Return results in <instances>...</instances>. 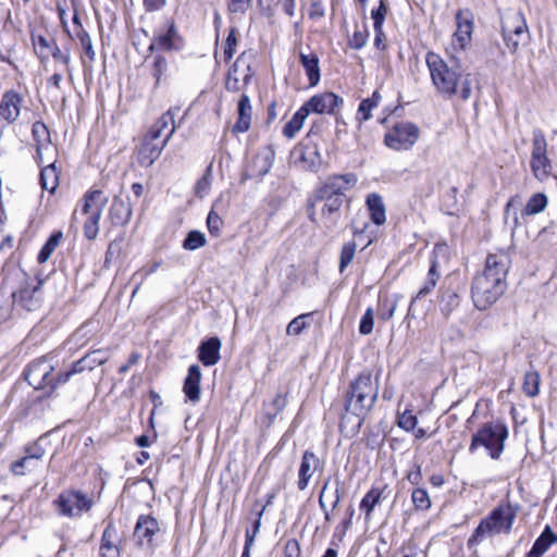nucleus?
Instances as JSON below:
<instances>
[{
	"mask_svg": "<svg viewBox=\"0 0 557 557\" xmlns=\"http://www.w3.org/2000/svg\"><path fill=\"white\" fill-rule=\"evenodd\" d=\"M510 263V258L505 251L490 253L486 257L483 271L472 280L471 297L475 308L486 310L504 295Z\"/></svg>",
	"mask_w": 557,
	"mask_h": 557,
	"instance_id": "1",
	"label": "nucleus"
},
{
	"mask_svg": "<svg viewBox=\"0 0 557 557\" xmlns=\"http://www.w3.org/2000/svg\"><path fill=\"white\" fill-rule=\"evenodd\" d=\"M425 62L432 84L440 96L448 99L459 96L462 100L470 98L472 92L471 74L463 73L458 63L448 64L434 52L426 53Z\"/></svg>",
	"mask_w": 557,
	"mask_h": 557,
	"instance_id": "2",
	"label": "nucleus"
},
{
	"mask_svg": "<svg viewBox=\"0 0 557 557\" xmlns=\"http://www.w3.org/2000/svg\"><path fill=\"white\" fill-rule=\"evenodd\" d=\"M379 380L370 372L360 373L349 385L345 397V409L358 418L357 426L360 428L363 418L374 406L379 395Z\"/></svg>",
	"mask_w": 557,
	"mask_h": 557,
	"instance_id": "3",
	"label": "nucleus"
},
{
	"mask_svg": "<svg viewBox=\"0 0 557 557\" xmlns=\"http://www.w3.org/2000/svg\"><path fill=\"white\" fill-rule=\"evenodd\" d=\"M517 516L516 509L510 504L499 505L493 509L487 517L481 520L471 537L468 540V546L479 544L487 536L496 534H508Z\"/></svg>",
	"mask_w": 557,
	"mask_h": 557,
	"instance_id": "4",
	"label": "nucleus"
},
{
	"mask_svg": "<svg viewBox=\"0 0 557 557\" xmlns=\"http://www.w3.org/2000/svg\"><path fill=\"white\" fill-rule=\"evenodd\" d=\"M507 437L508 429L503 422H487L473 434L469 451L473 454L482 446L492 459H498L504 451Z\"/></svg>",
	"mask_w": 557,
	"mask_h": 557,
	"instance_id": "5",
	"label": "nucleus"
},
{
	"mask_svg": "<svg viewBox=\"0 0 557 557\" xmlns=\"http://www.w3.org/2000/svg\"><path fill=\"white\" fill-rule=\"evenodd\" d=\"M82 212L88 218L84 223V235L87 239L94 240L99 233V222L108 199L101 190H92L84 196Z\"/></svg>",
	"mask_w": 557,
	"mask_h": 557,
	"instance_id": "6",
	"label": "nucleus"
},
{
	"mask_svg": "<svg viewBox=\"0 0 557 557\" xmlns=\"http://www.w3.org/2000/svg\"><path fill=\"white\" fill-rule=\"evenodd\" d=\"M530 166L536 180L546 181L552 172V163L547 157V141L541 129H534Z\"/></svg>",
	"mask_w": 557,
	"mask_h": 557,
	"instance_id": "7",
	"label": "nucleus"
},
{
	"mask_svg": "<svg viewBox=\"0 0 557 557\" xmlns=\"http://www.w3.org/2000/svg\"><path fill=\"white\" fill-rule=\"evenodd\" d=\"M54 505L60 516L77 518L91 508L92 500L85 493L70 490L62 492L54 500Z\"/></svg>",
	"mask_w": 557,
	"mask_h": 557,
	"instance_id": "8",
	"label": "nucleus"
},
{
	"mask_svg": "<svg viewBox=\"0 0 557 557\" xmlns=\"http://www.w3.org/2000/svg\"><path fill=\"white\" fill-rule=\"evenodd\" d=\"M53 371L54 367L51 360L48 357H44L33 361L28 366L26 380L34 388L46 391L47 394H52L55 391Z\"/></svg>",
	"mask_w": 557,
	"mask_h": 557,
	"instance_id": "9",
	"label": "nucleus"
},
{
	"mask_svg": "<svg viewBox=\"0 0 557 557\" xmlns=\"http://www.w3.org/2000/svg\"><path fill=\"white\" fill-rule=\"evenodd\" d=\"M419 128L410 122L394 125L384 137L385 145L394 150H409L419 138Z\"/></svg>",
	"mask_w": 557,
	"mask_h": 557,
	"instance_id": "10",
	"label": "nucleus"
},
{
	"mask_svg": "<svg viewBox=\"0 0 557 557\" xmlns=\"http://www.w3.org/2000/svg\"><path fill=\"white\" fill-rule=\"evenodd\" d=\"M251 78V70L246 62V54L242 53L230 69L225 82L228 91H239Z\"/></svg>",
	"mask_w": 557,
	"mask_h": 557,
	"instance_id": "11",
	"label": "nucleus"
},
{
	"mask_svg": "<svg viewBox=\"0 0 557 557\" xmlns=\"http://www.w3.org/2000/svg\"><path fill=\"white\" fill-rule=\"evenodd\" d=\"M174 134V127L170 128L162 141L152 143L151 140L143 139L140 146L137 149V162L143 168L151 166L156 160L160 157L162 150L166 146L168 141Z\"/></svg>",
	"mask_w": 557,
	"mask_h": 557,
	"instance_id": "12",
	"label": "nucleus"
},
{
	"mask_svg": "<svg viewBox=\"0 0 557 557\" xmlns=\"http://www.w3.org/2000/svg\"><path fill=\"white\" fill-rule=\"evenodd\" d=\"M324 461L320 459L314 453L306 450L302 455L301 462L298 471L297 486L300 491L308 487L309 481L312 479L317 471H323Z\"/></svg>",
	"mask_w": 557,
	"mask_h": 557,
	"instance_id": "13",
	"label": "nucleus"
},
{
	"mask_svg": "<svg viewBox=\"0 0 557 557\" xmlns=\"http://www.w3.org/2000/svg\"><path fill=\"white\" fill-rule=\"evenodd\" d=\"M343 104V99L333 92H323L311 97L304 106L309 113L334 114Z\"/></svg>",
	"mask_w": 557,
	"mask_h": 557,
	"instance_id": "14",
	"label": "nucleus"
},
{
	"mask_svg": "<svg viewBox=\"0 0 557 557\" xmlns=\"http://www.w3.org/2000/svg\"><path fill=\"white\" fill-rule=\"evenodd\" d=\"M160 527L156 518L143 515L139 516L135 530L134 537L140 546L152 547L153 537L159 533Z\"/></svg>",
	"mask_w": 557,
	"mask_h": 557,
	"instance_id": "15",
	"label": "nucleus"
},
{
	"mask_svg": "<svg viewBox=\"0 0 557 557\" xmlns=\"http://www.w3.org/2000/svg\"><path fill=\"white\" fill-rule=\"evenodd\" d=\"M356 183L357 177L352 173L333 175L325 180L318 191L323 196H339L343 198L344 193L352 188Z\"/></svg>",
	"mask_w": 557,
	"mask_h": 557,
	"instance_id": "16",
	"label": "nucleus"
},
{
	"mask_svg": "<svg viewBox=\"0 0 557 557\" xmlns=\"http://www.w3.org/2000/svg\"><path fill=\"white\" fill-rule=\"evenodd\" d=\"M24 98L14 90L5 91L0 100V116L8 123L17 120L23 108Z\"/></svg>",
	"mask_w": 557,
	"mask_h": 557,
	"instance_id": "17",
	"label": "nucleus"
},
{
	"mask_svg": "<svg viewBox=\"0 0 557 557\" xmlns=\"http://www.w3.org/2000/svg\"><path fill=\"white\" fill-rule=\"evenodd\" d=\"M221 341L218 337H210L202 341L198 347V359L206 366L211 367L220 361Z\"/></svg>",
	"mask_w": 557,
	"mask_h": 557,
	"instance_id": "18",
	"label": "nucleus"
},
{
	"mask_svg": "<svg viewBox=\"0 0 557 557\" xmlns=\"http://www.w3.org/2000/svg\"><path fill=\"white\" fill-rule=\"evenodd\" d=\"M503 34H529L524 14L521 11L509 10L502 17Z\"/></svg>",
	"mask_w": 557,
	"mask_h": 557,
	"instance_id": "19",
	"label": "nucleus"
},
{
	"mask_svg": "<svg viewBox=\"0 0 557 557\" xmlns=\"http://www.w3.org/2000/svg\"><path fill=\"white\" fill-rule=\"evenodd\" d=\"M119 533L113 522L103 531L100 544V557H120Z\"/></svg>",
	"mask_w": 557,
	"mask_h": 557,
	"instance_id": "20",
	"label": "nucleus"
},
{
	"mask_svg": "<svg viewBox=\"0 0 557 557\" xmlns=\"http://www.w3.org/2000/svg\"><path fill=\"white\" fill-rule=\"evenodd\" d=\"M201 376V369L198 364H191L188 368V373L184 381L183 392L185 396L193 403H197L200 399Z\"/></svg>",
	"mask_w": 557,
	"mask_h": 557,
	"instance_id": "21",
	"label": "nucleus"
},
{
	"mask_svg": "<svg viewBox=\"0 0 557 557\" xmlns=\"http://www.w3.org/2000/svg\"><path fill=\"white\" fill-rule=\"evenodd\" d=\"M237 115V121L234 124L232 131L236 134L246 133L250 127L252 116L250 98L246 94H243L238 100Z\"/></svg>",
	"mask_w": 557,
	"mask_h": 557,
	"instance_id": "22",
	"label": "nucleus"
},
{
	"mask_svg": "<svg viewBox=\"0 0 557 557\" xmlns=\"http://www.w3.org/2000/svg\"><path fill=\"white\" fill-rule=\"evenodd\" d=\"M108 218L115 226L127 224L132 218L131 205L120 197H114Z\"/></svg>",
	"mask_w": 557,
	"mask_h": 557,
	"instance_id": "23",
	"label": "nucleus"
},
{
	"mask_svg": "<svg viewBox=\"0 0 557 557\" xmlns=\"http://www.w3.org/2000/svg\"><path fill=\"white\" fill-rule=\"evenodd\" d=\"M178 39V35L176 32L175 26L172 24L168 27L166 30L158 33L150 46L149 50H162V51H170L172 49H176V40Z\"/></svg>",
	"mask_w": 557,
	"mask_h": 557,
	"instance_id": "24",
	"label": "nucleus"
},
{
	"mask_svg": "<svg viewBox=\"0 0 557 557\" xmlns=\"http://www.w3.org/2000/svg\"><path fill=\"white\" fill-rule=\"evenodd\" d=\"M32 134L36 143L37 156L42 161V151L52 149L49 129L45 123L37 121L33 124Z\"/></svg>",
	"mask_w": 557,
	"mask_h": 557,
	"instance_id": "25",
	"label": "nucleus"
},
{
	"mask_svg": "<svg viewBox=\"0 0 557 557\" xmlns=\"http://www.w3.org/2000/svg\"><path fill=\"white\" fill-rule=\"evenodd\" d=\"M557 542V535L549 527H546L542 534L535 540L532 548L525 557H542L549 547Z\"/></svg>",
	"mask_w": 557,
	"mask_h": 557,
	"instance_id": "26",
	"label": "nucleus"
},
{
	"mask_svg": "<svg viewBox=\"0 0 557 557\" xmlns=\"http://www.w3.org/2000/svg\"><path fill=\"white\" fill-rule=\"evenodd\" d=\"M367 207L370 212L371 220L376 225H382L386 221V211L382 197L372 193L367 197Z\"/></svg>",
	"mask_w": 557,
	"mask_h": 557,
	"instance_id": "27",
	"label": "nucleus"
},
{
	"mask_svg": "<svg viewBox=\"0 0 557 557\" xmlns=\"http://www.w3.org/2000/svg\"><path fill=\"white\" fill-rule=\"evenodd\" d=\"M274 151L270 147L263 148L253 158L252 166L257 175L264 176L273 165Z\"/></svg>",
	"mask_w": 557,
	"mask_h": 557,
	"instance_id": "28",
	"label": "nucleus"
},
{
	"mask_svg": "<svg viewBox=\"0 0 557 557\" xmlns=\"http://www.w3.org/2000/svg\"><path fill=\"white\" fill-rule=\"evenodd\" d=\"M300 62L309 78L310 86L313 87L318 85V83L320 82V67L318 57L313 53H300Z\"/></svg>",
	"mask_w": 557,
	"mask_h": 557,
	"instance_id": "29",
	"label": "nucleus"
},
{
	"mask_svg": "<svg viewBox=\"0 0 557 557\" xmlns=\"http://www.w3.org/2000/svg\"><path fill=\"white\" fill-rule=\"evenodd\" d=\"M309 111L305 106H301L293 117L287 122L283 128V135L287 138H293L302 128Z\"/></svg>",
	"mask_w": 557,
	"mask_h": 557,
	"instance_id": "30",
	"label": "nucleus"
},
{
	"mask_svg": "<svg viewBox=\"0 0 557 557\" xmlns=\"http://www.w3.org/2000/svg\"><path fill=\"white\" fill-rule=\"evenodd\" d=\"M380 101H381V95L379 91H374L372 94V97L363 99L358 107L356 120L359 123L370 120L372 116V114H371L372 110L379 106Z\"/></svg>",
	"mask_w": 557,
	"mask_h": 557,
	"instance_id": "31",
	"label": "nucleus"
},
{
	"mask_svg": "<svg viewBox=\"0 0 557 557\" xmlns=\"http://www.w3.org/2000/svg\"><path fill=\"white\" fill-rule=\"evenodd\" d=\"M436 267H437L436 260H432L431 267L428 272V277H426L423 286L419 289L417 295L412 298L410 307L413 305V302L417 299L425 297L435 288L437 280L440 277V274L436 271Z\"/></svg>",
	"mask_w": 557,
	"mask_h": 557,
	"instance_id": "32",
	"label": "nucleus"
},
{
	"mask_svg": "<svg viewBox=\"0 0 557 557\" xmlns=\"http://www.w3.org/2000/svg\"><path fill=\"white\" fill-rule=\"evenodd\" d=\"M33 45L36 53L42 60L50 57L52 47L55 45V40L49 36H33Z\"/></svg>",
	"mask_w": 557,
	"mask_h": 557,
	"instance_id": "33",
	"label": "nucleus"
},
{
	"mask_svg": "<svg viewBox=\"0 0 557 557\" xmlns=\"http://www.w3.org/2000/svg\"><path fill=\"white\" fill-rule=\"evenodd\" d=\"M40 184L42 189L54 191L58 186V174L54 164H48L41 169Z\"/></svg>",
	"mask_w": 557,
	"mask_h": 557,
	"instance_id": "34",
	"label": "nucleus"
},
{
	"mask_svg": "<svg viewBox=\"0 0 557 557\" xmlns=\"http://www.w3.org/2000/svg\"><path fill=\"white\" fill-rule=\"evenodd\" d=\"M540 374L537 371H529L524 374L522 389L529 397H535L540 393Z\"/></svg>",
	"mask_w": 557,
	"mask_h": 557,
	"instance_id": "35",
	"label": "nucleus"
},
{
	"mask_svg": "<svg viewBox=\"0 0 557 557\" xmlns=\"http://www.w3.org/2000/svg\"><path fill=\"white\" fill-rule=\"evenodd\" d=\"M382 492L377 488L370 490L360 503V509L364 511L366 518L370 519L374 507L380 503Z\"/></svg>",
	"mask_w": 557,
	"mask_h": 557,
	"instance_id": "36",
	"label": "nucleus"
},
{
	"mask_svg": "<svg viewBox=\"0 0 557 557\" xmlns=\"http://www.w3.org/2000/svg\"><path fill=\"white\" fill-rule=\"evenodd\" d=\"M38 463V455H26L11 465V471L15 475H24L26 470L34 469Z\"/></svg>",
	"mask_w": 557,
	"mask_h": 557,
	"instance_id": "37",
	"label": "nucleus"
},
{
	"mask_svg": "<svg viewBox=\"0 0 557 557\" xmlns=\"http://www.w3.org/2000/svg\"><path fill=\"white\" fill-rule=\"evenodd\" d=\"M61 238H62L61 232L54 233L49 237V239L47 240V243L44 245V247L41 248V250L38 253L37 260L39 263H45L50 258L52 252L59 246Z\"/></svg>",
	"mask_w": 557,
	"mask_h": 557,
	"instance_id": "38",
	"label": "nucleus"
},
{
	"mask_svg": "<svg viewBox=\"0 0 557 557\" xmlns=\"http://www.w3.org/2000/svg\"><path fill=\"white\" fill-rule=\"evenodd\" d=\"M547 206V197L544 194L533 195L524 207V214L533 215L542 212Z\"/></svg>",
	"mask_w": 557,
	"mask_h": 557,
	"instance_id": "39",
	"label": "nucleus"
},
{
	"mask_svg": "<svg viewBox=\"0 0 557 557\" xmlns=\"http://www.w3.org/2000/svg\"><path fill=\"white\" fill-rule=\"evenodd\" d=\"M318 197L322 200H325V203L322 208V215L329 219H331L332 215L336 213L343 205V198L339 196H323L318 193Z\"/></svg>",
	"mask_w": 557,
	"mask_h": 557,
	"instance_id": "40",
	"label": "nucleus"
},
{
	"mask_svg": "<svg viewBox=\"0 0 557 557\" xmlns=\"http://www.w3.org/2000/svg\"><path fill=\"white\" fill-rule=\"evenodd\" d=\"M206 236L199 231H190L183 242V248L186 250H196L206 245Z\"/></svg>",
	"mask_w": 557,
	"mask_h": 557,
	"instance_id": "41",
	"label": "nucleus"
},
{
	"mask_svg": "<svg viewBox=\"0 0 557 557\" xmlns=\"http://www.w3.org/2000/svg\"><path fill=\"white\" fill-rule=\"evenodd\" d=\"M356 243L354 240L346 243L341 251L339 256V272L343 273L344 270L351 263L356 253Z\"/></svg>",
	"mask_w": 557,
	"mask_h": 557,
	"instance_id": "42",
	"label": "nucleus"
},
{
	"mask_svg": "<svg viewBox=\"0 0 557 557\" xmlns=\"http://www.w3.org/2000/svg\"><path fill=\"white\" fill-rule=\"evenodd\" d=\"M168 71V62L162 55H156L151 65V75L154 78V87H158Z\"/></svg>",
	"mask_w": 557,
	"mask_h": 557,
	"instance_id": "43",
	"label": "nucleus"
},
{
	"mask_svg": "<svg viewBox=\"0 0 557 557\" xmlns=\"http://www.w3.org/2000/svg\"><path fill=\"white\" fill-rule=\"evenodd\" d=\"M411 500L418 510H428L431 507L429 493L424 488H414L411 493Z\"/></svg>",
	"mask_w": 557,
	"mask_h": 557,
	"instance_id": "44",
	"label": "nucleus"
},
{
	"mask_svg": "<svg viewBox=\"0 0 557 557\" xmlns=\"http://www.w3.org/2000/svg\"><path fill=\"white\" fill-rule=\"evenodd\" d=\"M472 24L470 22L458 23L457 30L454 34L455 41L460 48H465L471 39Z\"/></svg>",
	"mask_w": 557,
	"mask_h": 557,
	"instance_id": "45",
	"label": "nucleus"
},
{
	"mask_svg": "<svg viewBox=\"0 0 557 557\" xmlns=\"http://www.w3.org/2000/svg\"><path fill=\"white\" fill-rule=\"evenodd\" d=\"M529 37V34H503L504 41L511 52L518 51L521 45H525Z\"/></svg>",
	"mask_w": 557,
	"mask_h": 557,
	"instance_id": "46",
	"label": "nucleus"
},
{
	"mask_svg": "<svg viewBox=\"0 0 557 557\" xmlns=\"http://www.w3.org/2000/svg\"><path fill=\"white\" fill-rule=\"evenodd\" d=\"M77 39L85 52V55L88 58L90 62H94L96 59V52L92 47V41L88 33L84 29H79L76 34Z\"/></svg>",
	"mask_w": 557,
	"mask_h": 557,
	"instance_id": "47",
	"label": "nucleus"
},
{
	"mask_svg": "<svg viewBox=\"0 0 557 557\" xmlns=\"http://www.w3.org/2000/svg\"><path fill=\"white\" fill-rule=\"evenodd\" d=\"M84 357L88 361L89 371L94 370L98 366L106 363L109 359L108 352L104 349L90 351Z\"/></svg>",
	"mask_w": 557,
	"mask_h": 557,
	"instance_id": "48",
	"label": "nucleus"
},
{
	"mask_svg": "<svg viewBox=\"0 0 557 557\" xmlns=\"http://www.w3.org/2000/svg\"><path fill=\"white\" fill-rule=\"evenodd\" d=\"M397 308L396 300H389L388 298L380 299L379 302V319L381 320H389L393 318L395 310Z\"/></svg>",
	"mask_w": 557,
	"mask_h": 557,
	"instance_id": "49",
	"label": "nucleus"
},
{
	"mask_svg": "<svg viewBox=\"0 0 557 557\" xmlns=\"http://www.w3.org/2000/svg\"><path fill=\"white\" fill-rule=\"evenodd\" d=\"M237 30L236 28H231L230 29V33L225 39V44H224V51H223V54H224V60L226 62H228L234 53L236 52V46H237Z\"/></svg>",
	"mask_w": 557,
	"mask_h": 557,
	"instance_id": "50",
	"label": "nucleus"
},
{
	"mask_svg": "<svg viewBox=\"0 0 557 557\" xmlns=\"http://www.w3.org/2000/svg\"><path fill=\"white\" fill-rule=\"evenodd\" d=\"M211 188V168L209 166L206 173L200 177L195 186V193L198 197L203 198L208 195Z\"/></svg>",
	"mask_w": 557,
	"mask_h": 557,
	"instance_id": "51",
	"label": "nucleus"
},
{
	"mask_svg": "<svg viewBox=\"0 0 557 557\" xmlns=\"http://www.w3.org/2000/svg\"><path fill=\"white\" fill-rule=\"evenodd\" d=\"M309 317L310 313H306L293 319L287 325L286 333L288 335H299L307 327L306 319Z\"/></svg>",
	"mask_w": 557,
	"mask_h": 557,
	"instance_id": "52",
	"label": "nucleus"
},
{
	"mask_svg": "<svg viewBox=\"0 0 557 557\" xmlns=\"http://www.w3.org/2000/svg\"><path fill=\"white\" fill-rule=\"evenodd\" d=\"M387 12H388V8L386 5L385 0H381L379 7L371 11V18L373 20V28L383 27Z\"/></svg>",
	"mask_w": 557,
	"mask_h": 557,
	"instance_id": "53",
	"label": "nucleus"
},
{
	"mask_svg": "<svg viewBox=\"0 0 557 557\" xmlns=\"http://www.w3.org/2000/svg\"><path fill=\"white\" fill-rule=\"evenodd\" d=\"M418 423V419L411 411L406 410L398 414L397 424L400 429L410 432L413 431Z\"/></svg>",
	"mask_w": 557,
	"mask_h": 557,
	"instance_id": "54",
	"label": "nucleus"
},
{
	"mask_svg": "<svg viewBox=\"0 0 557 557\" xmlns=\"http://www.w3.org/2000/svg\"><path fill=\"white\" fill-rule=\"evenodd\" d=\"M207 226L211 235L218 237L221 235V231L223 227V221L220 215L211 210L207 218Z\"/></svg>",
	"mask_w": 557,
	"mask_h": 557,
	"instance_id": "55",
	"label": "nucleus"
},
{
	"mask_svg": "<svg viewBox=\"0 0 557 557\" xmlns=\"http://www.w3.org/2000/svg\"><path fill=\"white\" fill-rule=\"evenodd\" d=\"M373 325L374 311L372 308H368L360 320L359 333L362 335H369L373 331Z\"/></svg>",
	"mask_w": 557,
	"mask_h": 557,
	"instance_id": "56",
	"label": "nucleus"
},
{
	"mask_svg": "<svg viewBox=\"0 0 557 557\" xmlns=\"http://www.w3.org/2000/svg\"><path fill=\"white\" fill-rule=\"evenodd\" d=\"M264 510H265V506H262L261 509L257 512V519L253 523L252 530L246 531V541L245 542H247V546L253 545L255 537L259 533V530L261 527V518H262Z\"/></svg>",
	"mask_w": 557,
	"mask_h": 557,
	"instance_id": "57",
	"label": "nucleus"
},
{
	"mask_svg": "<svg viewBox=\"0 0 557 557\" xmlns=\"http://www.w3.org/2000/svg\"><path fill=\"white\" fill-rule=\"evenodd\" d=\"M153 125H156L164 134V131L174 127V113L172 109L168 110Z\"/></svg>",
	"mask_w": 557,
	"mask_h": 557,
	"instance_id": "58",
	"label": "nucleus"
},
{
	"mask_svg": "<svg viewBox=\"0 0 557 557\" xmlns=\"http://www.w3.org/2000/svg\"><path fill=\"white\" fill-rule=\"evenodd\" d=\"M368 32L367 30H355L351 38L349 39V46L352 49L360 50L367 45Z\"/></svg>",
	"mask_w": 557,
	"mask_h": 557,
	"instance_id": "59",
	"label": "nucleus"
},
{
	"mask_svg": "<svg viewBox=\"0 0 557 557\" xmlns=\"http://www.w3.org/2000/svg\"><path fill=\"white\" fill-rule=\"evenodd\" d=\"M252 0H226L231 13L244 14L251 5Z\"/></svg>",
	"mask_w": 557,
	"mask_h": 557,
	"instance_id": "60",
	"label": "nucleus"
},
{
	"mask_svg": "<svg viewBox=\"0 0 557 557\" xmlns=\"http://www.w3.org/2000/svg\"><path fill=\"white\" fill-rule=\"evenodd\" d=\"M50 55H52L55 61H59V62H61V63H63L65 65L66 71H67V73H69V75L71 77L72 76V72H71V69H70V60H71L70 52L61 51V49L55 44L52 47Z\"/></svg>",
	"mask_w": 557,
	"mask_h": 557,
	"instance_id": "61",
	"label": "nucleus"
},
{
	"mask_svg": "<svg viewBox=\"0 0 557 557\" xmlns=\"http://www.w3.org/2000/svg\"><path fill=\"white\" fill-rule=\"evenodd\" d=\"M519 197L511 198L505 207V219L508 220L512 215V228H516L519 223L518 213L516 210L511 213L515 205H519Z\"/></svg>",
	"mask_w": 557,
	"mask_h": 557,
	"instance_id": "62",
	"label": "nucleus"
},
{
	"mask_svg": "<svg viewBox=\"0 0 557 557\" xmlns=\"http://www.w3.org/2000/svg\"><path fill=\"white\" fill-rule=\"evenodd\" d=\"M86 370L89 371V367H88V361L86 360L85 357H83L79 360L73 362L72 366H71V369H70V371H71V373L73 375L82 373V372H84Z\"/></svg>",
	"mask_w": 557,
	"mask_h": 557,
	"instance_id": "63",
	"label": "nucleus"
},
{
	"mask_svg": "<svg viewBox=\"0 0 557 557\" xmlns=\"http://www.w3.org/2000/svg\"><path fill=\"white\" fill-rule=\"evenodd\" d=\"M86 370L89 371V367H88V361L86 360L85 357H83L79 360L73 362L72 366H71V369H70V371H71V373L73 375L82 373V372H84Z\"/></svg>",
	"mask_w": 557,
	"mask_h": 557,
	"instance_id": "64",
	"label": "nucleus"
}]
</instances>
